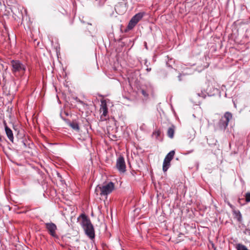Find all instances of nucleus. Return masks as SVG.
<instances>
[{"instance_id": "6e6552de", "label": "nucleus", "mask_w": 250, "mask_h": 250, "mask_svg": "<svg viewBox=\"0 0 250 250\" xmlns=\"http://www.w3.org/2000/svg\"><path fill=\"white\" fill-rule=\"evenodd\" d=\"M45 228L49 234L53 237H57L56 231L57 229L56 225L53 223H47L45 224Z\"/></svg>"}, {"instance_id": "39448f33", "label": "nucleus", "mask_w": 250, "mask_h": 250, "mask_svg": "<svg viewBox=\"0 0 250 250\" xmlns=\"http://www.w3.org/2000/svg\"><path fill=\"white\" fill-rule=\"evenodd\" d=\"M144 13L140 12L135 15L130 20L127 26V30H130L132 29L138 22L143 18Z\"/></svg>"}, {"instance_id": "1a4fd4ad", "label": "nucleus", "mask_w": 250, "mask_h": 250, "mask_svg": "<svg viewBox=\"0 0 250 250\" xmlns=\"http://www.w3.org/2000/svg\"><path fill=\"white\" fill-rule=\"evenodd\" d=\"M100 112L102 113V117L104 116L105 117L108 113V109L107 107V104L105 101L102 100L101 101V105L100 108Z\"/></svg>"}, {"instance_id": "f03ea898", "label": "nucleus", "mask_w": 250, "mask_h": 250, "mask_svg": "<svg viewBox=\"0 0 250 250\" xmlns=\"http://www.w3.org/2000/svg\"><path fill=\"white\" fill-rule=\"evenodd\" d=\"M115 189V184L112 182L104 183L103 185H98L95 188V192L98 195L105 196L107 198Z\"/></svg>"}, {"instance_id": "aec40b11", "label": "nucleus", "mask_w": 250, "mask_h": 250, "mask_svg": "<svg viewBox=\"0 0 250 250\" xmlns=\"http://www.w3.org/2000/svg\"><path fill=\"white\" fill-rule=\"evenodd\" d=\"M160 134H161V132L160 130L155 131L153 133V135H154L156 138H158L160 135Z\"/></svg>"}, {"instance_id": "f257e3e1", "label": "nucleus", "mask_w": 250, "mask_h": 250, "mask_svg": "<svg viewBox=\"0 0 250 250\" xmlns=\"http://www.w3.org/2000/svg\"><path fill=\"white\" fill-rule=\"evenodd\" d=\"M82 219L81 225L86 235L91 239L95 238V230L90 220L84 214H82L78 218Z\"/></svg>"}, {"instance_id": "f3484780", "label": "nucleus", "mask_w": 250, "mask_h": 250, "mask_svg": "<svg viewBox=\"0 0 250 250\" xmlns=\"http://www.w3.org/2000/svg\"><path fill=\"white\" fill-rule=\"evenodd\" d=\"M64 115L65 116H68L69 115L68 112L65 111H61L60 113V116L63 120H65Z\"/></svg>"}, {"instance_id": "7ed1b4c3", "label": "nucleus", "mask_w": 250, "mask_h": 250, "mask_svg": "<svg viewBox=\"0 0 250 250\" xmlns=\"http://www.w3.org/2000/svg\"><path fill=\"white\" fill-rule=\"evenodd\" d=\"M12 73L16 76H23L26 69V66L19 60H12L10 62Z\"/></svg>"}, {"instance_id": "f8f14e48", "label": "nucleus", "mask_w": 250, "mask_h": 250, "mask_svg": "<svg viewBox=\"0 0 250 250\" xmlns=\"http://www.w3.org/2000/svg\"><path fill=\"white\" fill-rule=\"evenodd\" d=\"M175 132V126L174 125H171L168 129L167 134L168 137L171 139H172L174 137Z\"/></svg>"}, {"instance_id": "dca6fc26", "label": "nucleus", "mask_w": 250, "mask_h": 250, "mask_svg": "<svg viewBox=\"0 0 250 250\" xmlns=\"http://www.w3.org/2000/svg\"><path fill=\"white\" fill-rule=\"evenodd\" d=\"M235 248L237 250H249L246 246L240 243L236 245Z\"/></svg>"}, {"instance_id": "20e7f679", "label": "nucleus", "mask_w": 250, "mask_h": 250, "mask_svg": "<svg viewBox=\"0 0 250 250\" xmlns=\"http://www.w3.org/2000/svg\"><path fill=\"white\" fill-rule=\"evenodd\" d=\"M232 114L226 112L218 122V126L220 129L224 130L228 125L229 121L232 119Z\"/></svg>"}, {"instance_id": "9b49d317", "label": "nucleus", "mask_w": 250, "mask_h": 250, "mask_svg": "<svg viewBox=\"0 0 250 250\" xmlns=\"http://www.w3.org/2000/svg\"><path fill=\"white\" fill-rule=\"evenodd\" d=\"M233 215H234V218L236 219L239 222H241L242 221V217L241 213L240 211L238 210H233Z\"/></svg>"}, {"instance_id": "412c9836", "label": "nucleus", "mask_w": 250, "mask_h": 250, "mask_svg": "<svg viewBox=\"0 0 250 250\" xmlns=\"http://www.w3.org/2000/svg\"><path fill=\"white\" fill-rule=\"evenodd\" d=\"M151 68H147L146 69V70L147 72H149V71H151Z\"/></svg>"}, {"instance_id": "9d476101", "label": "nucleus", "mask_w": 250, "mask_h": 250, "mask_svg": "<svg viewBox=\"0 0 250 250\" xmlns=\"http://www.w3.org/2000/svg\"><path fill=\"white\" fill-rule=\"evenodd\" d=\"M4 125H5V130L6 134L8 138L9 139V140L13 143V141H14V136H13V132H12V130L8 127V126L6 125V123H5Z\"/></svg>"}, {"instance_id": "2eb2a0df", "label": "nucleus", "mask_w": 250, "mask_h": 250, "mask_svg": "<svg viewBox=\"0 0 250 250\" xmlns=\"http://www.w3.org/2000/svg\"><path fill=\"white\" fill-rule=\"evenodd\" d=\"M235 248L237 250H249L246 246L240 243L236 245Z\"/></svg>"}, {"instance_id": "ddd939ff", "label": "nucleus", "mask_w": 250, "mask_h": 250, "mask_svg": "<svg viewBox=\"0 0 250 250\" xmlns=\"http://www.w3.org/2000/svg\"><path fill=\"white\" fill-rule=\"evenodd\" d=\"M69 125L75 130L78 131L80 129L79 124L76 121L70 122Z\"/></svg>"}, {"instance_id": "a211bd4d", "label": "nucleus", "mask_w": 250, "mask_h": 250, "mask_svg": "<svg viewBox=\"0 0 250 250\" xmlns=\"http://www.w3.org/2000/svg\"><path fill=\"white\" fill-rule=\"evenodd\" d=\"M245 197L246 202L247 203L250 202V192L246 193Z\"/></svg>"}, {"instance_id": "423d86ee", "label": "nucleus", "mask_w": 250, "mask_h": 250, "mask_svg": "<svg viewBox=\"0 0 250 250\" xmlns=\"http://www.w3.org/2000/svg\"><path fill=\"white\" fill-rule=\"evenodd\" d=\"M175 154L174 150L170 151L164 159L163 164V170L166 172L170 166V161L172 160Z\"/></svg>"}, {"instance_id": "4468645a", "label": "nucleus", "mask_w": 250, "mask_h": 250, "mask_svg": "<svg viewBox=\"0 0 250 250\" xmlns=\"http://www.w3.org/2000/svg\"><path fill=\"white\" fill-rule=\"evenodd\" d=\"M122 7H123V8H124L125 9V7H124V5L123 4H120V3L118 4L117 5H116L115 6V9L116 12L118 13L119 14L122 15L124 12L125 10H123L122 11H121L120 10V9Z\"/></svg>"}, {"instance_id": "0eeeda50", "label": "nucleus", "mask_w": 250, "mask_h": 250, "mask_svg": "<svg viewBox=\"0 0 250 250\" xmlns=\"http://www.w3.org/2000/svg\"><path fill=\"white\" fill-rule=\"evenodd\" d=\"M116 167L120 173H124L126 171V165L123 156L120 155L118 158Z\"/></svg>"}, {"instance_id": "6ab92c4d", "label": "nucleus", "mask_w": 250, "mask_h": 250, "mask_svg": "<svg viewBox=\"0 0 250 250\" xmlns=\"http://www.w3.org/2000/svg\"><path fill=\"white\" fill-rule=\"evenodd\" d=\"M141 93L145 97H146V98L148 97V94L145 89H142L141 90Z\"/></svg>"}]
</instances>
